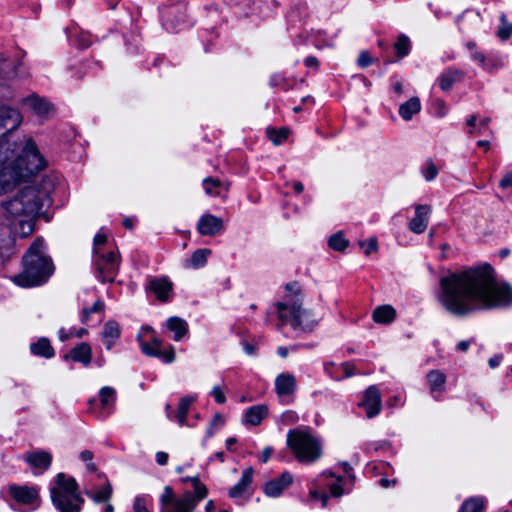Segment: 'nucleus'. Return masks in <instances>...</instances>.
<instances>
[{"label": "nucleus", "instance_id": "39", "mask_svg": "<svg viewBox=\"0 0 512 512\" xmlns=\"http://www.w3.org/2000/svg\"><path fill=\"white\" fill-rule=\"evenodd\" d=\"M267 132V135L269 137V139L275 144V145H279L281 144L284 140L287 139L288 135H289V129L288 128H280L279 130H276V129H273V128H268L266 130Z\"/></svg>", "mask_w": 512, "mask_h": 512}, {"label": "nucleus", "instance_id": "2", "mask_svg": "<svg viewBox=\"0 0 512 512\" xmlns=\"http://www.w3.org/2000/svg\"><path fill=\"white\" fill-rule=\"evenodd\" d=\"M52 190V180L43 178L39 184L24 186L2 201V208L10 218L16 235L27 237L33 232L35 217L50 202Z\"/></svg>", "mask_w": 512, "mask_h": 512}, {"label": "nucleus", "instance_id": "41", "mask_svg": "<svg viewBox=\"0 0 512 512\" xmlns=\"http://www.w3.org/2000/svg\"><path fill=\"white\" fill-rule=\"evenodd\" d=\"M330 248L336 251H343L348 246V241L344 238V236L338 232L333 234L328 241Z\"/></svg>", "mask_w": 512, "mask_h": 512}, {"label": "nucleus", "instance_id": "35", "mask_svg": "<svg viewBox=\"0 0 512 512\" xmlns=\"http://www.w3.org/2000/svg\"><path fill=\"white\" fill-rule=\"evenodd\" d=\"M86 495L89 496L96 503L106 502L110 499L112 495V486L110 483H106L96 493L86 492Z\"/></svg>", "mask_w": 512, "mask_h": 512}, {"label": "nucleus", "instance_id": "40", "mask_svg": "<svg viewBox=\"0 0 512 512\" xmlns=\"http://www.w3.org/2000/svg\"><path fill=\"white\" fill-rule=\"evenodd\" d=\"M484 507V502L480 498H470L466 500L459 512H481Z\"/></svg>", "mask_w": 512, "mask_h": 512}, {"label": "nucleus", "instance_id": "18", "mask_svg": "<svg viewBox=\"0 0 512 512\" xmlns=\"http://www.w3.org/2000/svg\"><path fill=\"white\" fill-rule=\"evenodd\" d=\"M9 492L17 502L23 504H33L38 499L37 490L31 487L12 485Z\"/></svg>", "mask_w": 512, "mask_h": 512}, {"label": "nucleus", "instance_id": "34", "mask_svg": "<svg viewBox=\"0 0 512 512\" xmlns=\"http://www.w3.org/2000/svg\"><path fill=\"white\" fill-rule=\"evenodd\" d=\"M195 401L194 397L185 396L182 397L178 404L176 419L179 425L183 426L186 422V417L189 411L191 404Z\"/></svg>", "mask_w": 512, "mask_h": 512}, {"label": "nucleus", "instance_id": "62", "mask_svg": "<svg viewBox=\"0 0 512 512\" xmlns=\"http://www.w3.org/2000/svg\"><path fill=\"white\" fill-rule=\"evenodd\" d=\"M379 484L383 487V488H388L390 486H394L396 484V480L393 479V480H389V479H386V478H381L379 480Z\"/></svg>", "mask_w": 512, "mask_h": 512}, {"label": "nucleus", "instance_id": "50", "mask_svg": "<svg viewBox=\"0 0 512 512\" xmlns=\"http://www.w3.org/2000/svg\"><path fill=\"white\" fill-rule=\"evenodd\" d=\"M211 395L214 397L215 401L219 404H224L226 402V397H225L223 391L221 390V388L218 386H215L212 389Z\"/></svg>", "mask_w": 512, "mask_h": 512}, {"label": "nucleus", "instance_id": "32", "mask_svg": "<svg viewBox=\"0 0 512 512\" xmlns=\"http://www.w3.org/2000/svg\"><path fill=\"white\" fill-rule=\"evenodd\" d=\"M396 317L395 309L390 305H382L373 311V320L377 323H391Z\"/></svg>", "mask_w": 512, "mask_h": 512}, {"label": "nucleus", "instance_id": "17", "mask_svg": "<svg viewBox=\"0 0 512 512\" xmlns=\"http://www.w3.org/2000/svg\"><path fill=\"white\" fill-rule=\"evenodd\" d=\"M429 213H430L429 206L417 205L415 208V216L409 222V229L416 234L423 233L428 226Z\"/></svg>", "mask_w": 512, "mask_h": 512}, {"label": "nucleus", "instance_id": "47", "mask_svg": "<svg viewBox=\"0 0 512 512\" xmlns=\"http://www.w3.org/2000/svg\"><path fill=\"white\" fill-rule=\"evenodd\" d=\"M502 67V63L496 59H487L483 64V68L490 73L497 71Z\"/></svg>", "mask_w": 512, "mask_h": 512}, {"label": "nucleus", "instance_id": "22", "mask_svg": "<svg viewBox=\"0 0 512 512\" xmlns=\"http://www.w3.org/2000/svg\"><path fill=\"white\" fill-rule=\"evenodd\" d=\"M149 289L156 294L160 301L165 302L172 290V283L167 278H154L149 281Z\"/></svg>", "mask_w": 512, "mask_h": 512}, {"label": "nucleus", "instance_id": "1", "mask_svg": "<svg viewBox=\"0 0 512 512\" xmlns=\"http://www.w3.org/2000/svg\"><path fill=\"white\" fill-rule=\"evenodd\" d=\"M439 284L438 300L455 316L512 305V286L497 282L495 271L488 263L450 273Z\"/></svg>", "mask_w": 512, "mask_h": 512}, {"label": "nucleus", "instance_id": "26", "mask_svg": "<svg viewBox=\"0 0 512 512\" xmlns=\"http://www.w3.org/2000/svg\"><path fill=\"white\" fill-rule=\"evenodd\" d=\"M30 350L33 355L47 359L55 355L54 348L51 346L49 339L45 337L39 338L36 342L31 343Z\"/></svg>", "mask_w": 512, "mask_h": 512}, {"label": "nucleus", "instance_id": "16", "mask_svg": "<svg viewBox=\"0 0 512 512\" xmlns=\"http://www.w3.org/2000/svg\"><path fill=\"white\" fill-rule=\"evenodd\" d=\"M292 482V475L284 472L279 478L268 481L264 486V492L267 496L278 497Z\"/></svg>", "mask_w": 512, "mask_h": 512}, {"label": "nucleus", "instance_id": "13", "mask_svg": "<svg viewBox=\"0 0 512 512\" xmlns=\"http://www.w3.org/2000/svg\"><path fill=\"white\" fill-rule=\"evenodd\" d=\"M21 103L27 106L34 114L44 117L53 110V105L44 97L32 93L21 100Z\"/></svg>", "mask_w": 512, "mask_h": 512}, {"label": "nucleus", "instance_id": "36", "mask_svg": "<svg viewBox=\"0 0 512 512\" xmlns=\"http://www.w3.org/2000/svg\"><path fill=\"white\" fill-rule=\"evenodd\" d=\"M394 48L396 51V55L399 58H402V57L408 55L410 52V48H411V43H410L409 38L405 35H400L398 37L396 43L394 44Z\"/></svg>", "mask_w": 512, "mask_h": 512}, {"label": "nucleus", "instance_id": "46", "mask_svg": "<svg viewBox=\"0 0 512 512\" xmlns=\"http://www.w3.org/2000/svg\"><path fill=\"white\" fill-rule=\"evenodd\" d=\"M224 425V418L221 414L216 413L209 425V428L207 430V437H212L214 435V428L216 426H222Z\"/></svg>", "mask_w": 512, "mask_h": 512}, {"label": "nucleus", "instance_id": "12", "mask_svg": "<svg viewBox=\"0 0 512 512\" xmlns=\"http://www.w3.org/2000/svg\"><path fill=\"white\" fill-rule=\"evenodd\" d=\"M366 411L368 418H373L381 411L382 400L379 389L372 385L364 392L363 400L359 403Z\"/></svg>", "mask_w": 512, "mask_h": 512}, {"label": "nucleus", "instance_id": "24", "mask_svg": "<svg viewBox=\"0 0 512 512\" xmlns=\"http://www.w3.org/2000/svg\"><path fill=\"white\" fill-rule=\"evenodd\" d=\"M21 62L15 59L7 58L4 54H0V78L13 79L18 74V67Z\"/></svg>", "mask_w": 512, "mask_h": 512}, {"label": "nucleus", "instance_id": "9", "mask_svg": "<svg viewBox=\"0 0 512 512\" xmlns=\"http://www.w3.org/2000/svg\"><path fill=\"white\" fill-rule=\"evenodd\" d=\"M206 486L194 479V491H186L181 497L164 508V512H193L198 503L207 496Z\"/></svg>", "mask_w": 512, "mask_h": 512}, {"label": "nucleus", "instance_id": "52", "mask_svg": "<svg viewBox=\"0 0 512 512\" xmlns=\"http://www.w3.org/2000/svg\"><path fill=\"white\" fill-rule=\"evenodd\" d=\"M155 458H156V462H157L160 466H164V465H166V464H167V462H168L169 455H168V453H166V452L159 451V452H157V453H156Z\"/></svg>", "mask_w": 512, "mask_h": 512}, {"label": "nucleus", "instance_id": "7", "mask_svg": "<svg viewBox=\"0 0 512 512\" xmlns=\"http://www.w3.org/2000/svg\"><path fill=\"white\" fill-rule=\"evenodd\" d=\"M287 445L302 463H313L322 456V445L308 430L294 429L287 434Z\"/></svg>", "mask_w": 512, "mask_h": 512}, {"label": "nucleus", "instance_id": "49", "mask_svg": "<svg viewBox=\"0 0 512 512\" xmlns=\"http://www.w3.org/2000/svg\"><path fill=\"white\" fill-rule=\"evenodd\" d=\"M357 62H358L359 66H361L362 68H365L373 62V59L367 51H362L358 57Z\"/></svg>", "mask_w": 512, "mask_h": 512}, {"label": "nucleus", "instance_id": "55", "mask_svg": "<svg viewBox=\"0 0 512 512\" xmlns=\"http://www.w3.org/2000/svg\"><path fill=\"white\" fill-rule=\"evenodd\" d=\"M500 186L502 188H512V172L506 174L502 180L500 181Z\"/></svg>", "mask_w": 512, "mask_h": 512}, {"label": "nucleus", "instance_id": "61", "mask_svg": "<svg viewBox=\"0 0 512 512\" xmlns=\"http://www.w3.org/2000/svg\"><path fill=\"white\" fill-rule=\"evenodd\" d=\"M343 369L345 372L346 377H351L354 375V366L349 363L343 364Z\"/></svg>", "mask_w": 512, "mask_h": 512}, {"label": "nucleus", "instance_id": "37", "mask_svg": "<svg viewBox=\"0 0 512 512\" xmlns=\"http://www.w3.org/2000/svg\"><path fill=\"white\" fill-rule=\"evenodd\" d=\"M203 187L208 195L217 196L220 194L222 183L217 178L207 177L203 180Z\"/></svg>", "mask_w": 512, "mask_h": 512}, {"label": "nucleus", "instance_id": "4", "mask_svg": "<svg viewBox=\"0 0 512 512\" xmlns=\"http://www.w3.org/2000/svg\"><path fill=\"white\" fill-rule=\"evenodd\" d=\"M23 270L13 277L21 287L39 286L45 283L54 272V265L44 249V241L36 239L22 258Z\"/></svg>", "mask_w": 512, "mask_h": 512}, {"label": "nucleus", "instance_id": "51", "mask_svg": "<svg viewBox=\"0 0 512 512\" xmlns=\"http://www.w3.org/2000/svg\"><path fill=\"white\" fill-rule=\"evenodd\" d=\"M133 509L135 512H149L146 503L141 498H136L134 501Z\"/></svg>", "mask_w": 512, "mask_h": 512}, {"label": "nucleus", "instance_id": "58", "mask_svg": "<svg viewBox=\"0 0 512 512\" xmlns=\"http://www.w3.org/2000/svg\"><path fill=\"white\" fill-rule=\"evenodd\" d=\"M80 459L84 462H90L92 461L94 455H93V452L90 451V450H83L81 453H80Z\"/></svg>", "mask_w": 512, "mask_h": 512}, {"label": "nucleus", "instance_id": "10", "mask_svg": "<svg viewBox=\"0 0 512 512\" xmlns=\"http://www.w3.org/2000/svg\"><path fill=\"white\" fill-rule=\"evenodd\" d=\"M22 122L20 112L10 106L0 104V136L4 137L9 132L17 129Z\"/></svg>", "mask_w": 512, "mask_h": 512}, {"label": "nucleus", "instance_id": "63", "mask_svg": "<svg viewBox=\"0 0 512 512\" xmlns=\"http://www.w3.org/2000/svg\"><path fill=\"white\" fill-rule=\"evenodd\" d=\"M469 346H470V342H469V341H467V340H462V341H460V342L458 343L457 348H458L460 351L465 352V351H467V350H468Z\"/></svg>", "mask_w": 512, "mask_h": 512}, {"label": "nucleus", "instance_id": "5", "mask_svg": "<svg viewBox=\"0 0 512 512\" xmlns=\"http://www.w3.org/2000/svg\"><path fill=\"white\" fill-rule=\"evenodd\" d=\"M15 166L0 169V194L10 190L16 182L42 170L45 166L35 142L28 138L19 147Z\"/></svg>", "mask_w": 512, "mask_h": 512}, {"label": "nucleus", "instance_id": "19", "mask_svg": "<svg viewBox=\"0 0 512 512\" xmlns=\"http://www.w3.org/2000/svg\"><path fill=\"white\" fill-rule=\"evenodd\" d=\"M253 474L254 470L252 467L246 468L243 471L242 477L239 480V482L230 488L229 496L233 499L243 497L246 494L250 485L252 484Z\"/></svg>", "mask_w": 512, "mask_h": 512}, {"label": "nucleus", "instance_id": "56", "mask_svg": "<svg viewBox=\"0 0 512 512\" xmlns=\"http://www.w3.org/2000/svg\"><path fill=\"white\" fill-rule=\"evenodd\" d=\"M272 453H273V448L266 447L261 453L260 461L262 463H266L269 460V458L271 457Z\"/></svg>", "mask_w": 512, "mask_h": 512}, {"label": "nucleus", "instance_id": "54", "mask_svg": "<svg viewBox=\"0 0 512 512\" xmlns=\"http://www.w3.org/2000/svg\"><path fill=\"white\" fill-rule=\"evenodd\" d=\"M502 359H503V355L502 354H497L493 357H491L488 361L489 363V366L494 369L496 367H498L500 365V363L502 362Z\"/></svg>", "mask_w": 512, "mask_h": 512}, {"label": "nucleus", "instance_id": "28", "mask_svg": "<svg viewBox=\"0 0 512 512\" xmlns=\"http://www.w3.org/2000/svg\"><path fill=\"white\" fill-rule=\"evenodd\" d=\"M421 110V103L418 97H412L399 107V115L405 121H409Z\"/></svg>", "mask_w": 512, "mask_h": 512}, {"label": "nucleus", "instance_id": "29", "mask_svg": "<svg viewBox=\"0 0 512 512\" xmlns=\"http://www.w3.org/2000/svg\"><path fill=\"white\" fill-rule=\"evenodd\" d=\"M268 408L266 405H255L247 409L245 421L251 425H258L267 416Z\"/></svg>", "mask_w": 512, "mask_h": 512}, {"label": "nucleus", "instance_id": "14", "mask_svg": "<svg viewBox=\"0 0 512 512\" xmlns=\"http://www.w3.org/2000/svg\"><path fill=\"white\" fill-rule=\"evenodd\" d=\"M297 389V381L292 373H280L275 378V391L278 396H293Z\"/></svg>", "mask_w": 512, "mask_h": 512}, {"label": "nucleus", "instance_id": "48", "mask_svg": "<svg viewBox=\"0 0 512 512\" xmlns=\"http://www.w3.org/2000/svg\"><path fill=\"white\" fill-rule=\"evenodd\" d=\"M106 242H107V237H106L105 234H101V233L96 234L95 237H94L93 255L96 254V250L97 249H99L100 251H104L102 249V246H104Z\"/></svg>", "mask_w": 512, "mask_h": 512}, {"label": "nucleus", "instance_id": "59", "mask_svg": "<svg viewBox=\"0 0 512 512\" xmlns=\"http://www.w3.org/2000/svg\"><path fill=\"white\" fill-rule=\"evenodd\" d=\"M78 45H79L80 48L85 49V48H88L91 45V41L86 36L81 35L78 38Z\"/></svg>", "mask_w": 512, "mask_h": 512}, {"label": "nucleus", "instance_id": "30", "mask_svg": "<svg viewBox=\"0 0 512 512\" xmlns=\"http://www.w3.org/2000/svg\"><path fill=\"white\" fill-rule=\"evenodd\" d=\"M166 325L170 331L174 332L175 341H180L188 332L187 322L179 317H170Z\"/></svg>", "mask_w": 512, "mask_h": 512}, {"label": "nucleus", "instance_id": "60", "mask_svg": "<svg viewBox=\"0 0 512 512\" xmlns=\"http://www.w3.org/2000/svg\"><path fill=\"white\" fill-rule=\"evenodd\" d=\"M472 58L473 60L481 63L482 65L485 63V61L487 60L485 55L482 54L481 52H478V51H475L472 53Z\"/></svg>", "mask_w": 512, "mask_h": 512}, {"label": "nucleus", "instance_id": "6", "mask_svg": "<svg viewBox=\"0 0 512 512\" xmlns=\"http://www.w3.org/2000/svg\"><path fill=\"white\" fill-rule=\"evenodd\" d=\"M51 499L59 512H80L84 502L78 493V484L72 477L59 473L56 486L51 488Z\"/></svg>", "mask_w": 512, "mask_h": 512}, {"label": "nucleus", "instance_id": "31", "mask_svg": "<svg viewBox=\"0 0 512 512\" xmlns=\"http://www.w3.org/2000/svg\"><path fill=\"white\" fill-rule=\"evenodd\" d=\"M427 381L429 384V388L431 393L443 392L444 384L446 382V376L440 370H431L427 374Z\"/></svg>", "mask_w": 512, "mask_h": 512}, {"label": "nucleus", "instance_id": "3", "mask_svg": "<svg viewBox=\"0 0 512 512\" xmlns=\"http://www.w3.org/2000/svg\"><path fill=\"white\" fill-rule=\"evenodd\" d=\"M284 300L275 303L281 325L289 323L295 330L311 332L318 324L311 310L302 308L303 294L298 282L285 285Z\"/></svg>", "mask_w": 512, "mask_h": 512}, {"label": "nucleus", "instance_id": "15", "mask_svg": "<svg viewBox=\"0 0 512 512\" xmlns=\"http://www.w3.org/2000/svg\"><path fill=\"white\" fill-rule=\"evenodd\" d=\"M223 228V221L211 214L203 215L197 225L198 232L203 236H213Z\"/></svg>", "mask_w": 512, "mask_h": 512}, {"label": "nucleus", "instance_id": "23", "mask_svg": "<svg viewBox=\"0 0 512 512\" xmlns=\"http://www.w3.org/2000/svg\"><path fill=\"white\" fill-rule=\"evenodd\" d=\"M120 326L116 321L110 320L105 323L102 330V341L107 350H110L115 341L120 337Z\"/></svg>", "mask_w": 512, "mask_h": 512}, {"label": "nucleus", "instance_id": "20", "mask_svg": "<svg viewBox=\"0 0 512 512\" xmlns=\"http://www.w3.org/2000/svg\"><path fill=\"white\" fill-rule=\"evenodd\" d=\"M101 416L106 417L110 415L114 409L116 402V391L114 388L105 386L99 391Z\"/></svg>", "mask_w": 512, "mask_h": 512}, {"label": "nucleus", "instance_id": "42", "mask_svg": "<svg viewBox=\"0 0 512 512\" xmlns=\"http://www.w3.org/2000/svg\"><path fill=\"white\" fill-rule=\"evenodd\" d=\"M104 303L101 300H97L91 308H84L82 310V323H86L91 313H98L103 311Z\"/></svg>", "mask_w": 512, "mask_h": 512}, {"label": "nucleus", "instance_id": "53", "mask_svg": "<svg viewBox=\"0 0 512 512\" xmlns=\"http://www.w3.org/2000/svg\"><path fill=\"white\" fill-rule=\"evenodd\" d=\"M304 64L306 67L308 68H314V69H317L318 66H319V61L316 57L314 56H308L305 58L304 60Z\"/></svg>", "mask_w": 512, "mask_h": 512}, {"label": "nucleus", "instance_id": "44", "mask_svg": "<svg viewBox=\"0 0 512 512\" xmlns=\"http://www.w3.org/2000/svg\"><path fill=\"white\" fill-rule=\"evenodd\" d=\"M360 246L364 249L365 255H370L372 252L377 251L378 242L376 238H370L367 241H361Z\"/></svg>", "mask_w": 512, "mask_h": 512}, {"label": "nucleus", "instance_id": "8", "mask_svg": "<svg viewBox=\"0 0 512 512\" xmlns=\"http://www.w3.org/2000/svg\"><path fill=\"white\" fill-rule=\"evenodd\" d=\"M96 277L102 282H113L119 270L120 259L116 251L96 250L93 255Z\"/></svg>", "mask_w": 512, "mask_h": 512}, {"label": "nucleus", "instance_id": "64", "mask_svg": "<svg viewBox=\"0 0 512 512\" xmlns=\"http://www.w3.org/2000/svg\"><path fill=\"white\" fill-rule=\"evenodd\" d=\"M392 89L395 93L399 95L403 93V85L400 81H396L395 83H393Z\"/></svg>", "mask_w": 512, "mask_h": 512}, {"label": "nucleus", "instance_id": "43", "mask_svg": "<svg viewBox=\"0 0 512 512\" xmlns=\"http://www.w3.org/2000/svg\"><path fill=\"white\" fill-rule=\"evenodd\" d=\"M424 178L427 180V181H432L438 174V168L437 166L433 163L432 160H428L426 162V167H424L422 170H421Z\"/></svg>", "mask_w": 512, "mask_h": 512}, {"label": "nucleus", "instance_id": "33", "mask_svg": "<svg viewBox=\"0 0 512 512\" xmlns=\"http://www.w3.org/2000/svg\"><path fill=\"white\" fill-rule=\"evenodd\" d=\"M211 254L210 249H197L193 252L192 256L189 259L184 261V266L186 268H200L203 267L207 262V257Z\"/></svg>", "mask_w": 512, "mask_h": 512}, {"label": "nucleus", "instance_id": "21", "mask_svg": "<svg viewBox=\"0 0 512 512\" xmlns=\"http://www.w3.org/2000/svg\"><path fill=\"white\" fill-rule=\"evenodd\" d=\"M26 462L33 468L47 470L52 462V455L46 451H35L25 455Z\"/></svg>", "mask_w": 512, "mask_h": 512}, {"label": "nucleus", "instance_id": "25", "mask_svg": "<svg viewBox=\"0 0 512 512\" xmlns=\"http://www.w3.org/2000/svg\"><path fill=\"white\" fill-rule=\"evenodd\" d=\"M70 357L75 362L83 363L87 366L91 362L92 350L88 343L82 342L76 345L66 358Z\"/></svg>", "mask_w": 512, "mask_h": 512}, {"label": "nucleus", "instance_id": "57", "mask_svg": "<svg viewBox=\"0 0 512 512\" xmlns=\"http://www.w3.org/2000/svg\"><path fill=\"white\" fill-rule=\"evenodd\" d=\"M330 492L334 497H340L343 494V488L339 484H333L330 486Z\"/></svg>", "mask_w": 512, "mask_h": 512}, {"label": "nucleus", "instance_id": "45", "mask_svg": "<svg viewBox=\"0 0 512 512\" xmlns=\"http://www.w3.org/2000/svg\"><path fill=\"white\" fill-rule=\"evenodd\" d=\"M177 499L173 495V490L171 487L166 486L164 489V493L161 495L160 501L162 504V508H165L166 506L173 503V500Z\"/></svg>", "mask_w": 512, "mask_h": 512}, {"label": "nucleus", "instance_id": "27", "mask_svg": "<svg viewBox=\"0 0 512 512\" xmlns=\"http://www.w3.org/2000/svg\"><path fill=\"white\" fill-rule=\"evenodd\" d=\"M463 72L458 69H448L443 72L439 77V86L443 91H449L452 86L461 81Z\"/></svg>", "mask_w": 512, "mask_h": 512}, {"label": "nucleus", "instance_id": "38", "mask_svg": "<svg viewBox=\"0 0 512 512\" xmlns=\"http://www.w3.org/2000/svg\"><path fill=\"white\" fill-rule=\"evenodd\" d=\"M500 25L498 27L497 36L502 40H507L512 35V23H509L507 17L502 13L499 17Z\"/></svg>", "mask_w": 512, "mask_h": 512}, {"label": "nucleus", "instance_id": "11", "mask_svg": "<svg viewBox=\"0 0 512 512\" xmlns=\"http://www.w3.org/2000/svg\"><path fill=\"white\" fill-rule=\"evenodd\" d=\"M138 341L140 342L141 350L144 354L151 357H158L163 359L166 363H171L175 359V352L172 346H169V349L166 351H162L161 345L162 341L156 337H153L151 343L143 342L141 340V336H138Z\"/></svg>", "mask_w": 512, "mask_h": 512}]
</instances>
